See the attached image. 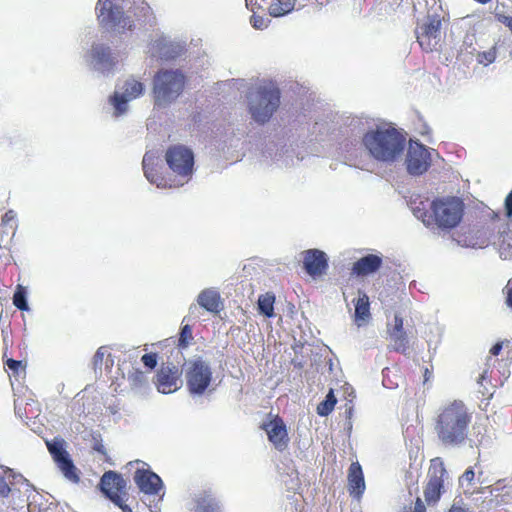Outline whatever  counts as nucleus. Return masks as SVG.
<instances>
[{"label":"nucleus","mask_w":512,"mask_h":512,"mask_svg":"<svg viewBox=\"0 0 512 512\" xmlns=\"http://www.w3.org/2000/svg\"><path fill=\"white\" fill-rule=\"evenodd\" d=\"M472 413L461 400H454L441 407L435 418L434 430L445 447H462L468 437Z\"/></svg>","instance_id":"1"},{"label":"nucleus","mask_w":512,"mask_h":512,"mask_svg":"<svg viewBox=\"0 0 512 512\" xmlns=\"http://www.w3.org/2000/svg\"><path fill=\"white\" fill-rule=\"evenodd\" d=\"M149 7L143 0H98L96 13L100 26L107 31L123 32L134 27L137 10Z\"/></svg>","instance_id":"2"},{"label":"nucleus","mask_w":512,"mask_h":512,"mask_svg":"<svg viewBox=\"0 0 512 512\" xmlns=\"http://www.w3.org/2000/svg\"><path fill=\"white\" fill-rule=\"evenodd\" d=\"M362 143L372 158L390 164L402 156L406 138L395 128H377L366 133Z\"/></svg>","instance_id":"3"},{"label":"nucleus","mask_w":512,"mask_h":512,"mask_svg":"<svg viewBox=\"0 0 512 512\" xmlns=\"http://www.w3.org/2000/svg\"><path fill=\"white\" fill-rule=\"evenodd\" d=\"M280 90L273 85H260L247 93V109L251 119L264 125L280 106Z\"/></svg>","instance_id":"4"},{"label":"nucleus","mask_w":512,"mask_h":512,"mask_svg":"<svg viewBox=\"0 0 512 512\" xmlns=\"http://www.w3.org/2000/svg\"><path fill=\"white\" fill-rule=\"evenodd\" d=\"M186 77L180 69H160L153 78L154 105L166 108L183 93Z\"/></svg>","instance_id":"5"},{"label":"nucleus","mask_w":512,"mask_h":512,"mask_svg":"<svg viewBox=\"0 0 512 512\" xmlns=\"http://www.w3.org/2000/svg\"><path fill=\"white\" fill-rule=\"evenodd\" d=\"M169 168V188L181 187L188 183L194 172V153L184 145H173L165 153Z\"/></svg>","instance_id":"6"},{"label":"nucleus","mask_w":512,"mask_h":512,"mask_svg":"<svg viewBox=\"0 0 512 512\" xmlns=\"http://www.w3.org/2000/svg\"><path fill=\"white\" fill-rule=\"evenodd\" d=\"M433 225L442 230L455 228L462 220L464 203L458 197H443L435 199L430 204Z\"/></svg>","instance_id":"7"},{"label":"nucleus","mask_w":512,"mask_h":512,"mask_svg":"<svg viewBox=\"0 0 512 512\" xmlns=\"http://www.w3.org/2000/svg\"><path fill=\"white\" fill-rule=\"evenodd\" d=\"M85 62L91 70L109 76L114 73L118 60L109 45L94 42L85 54Z\"/></svg>","instance_id":"8"},{"label":"nucleus","mask_w":512,"mask_h":512,"mask_svg":"<svg viewBox=\"0 0 512 512\" xmlns=\"http://www.w3.org/2000/svg\"><path fill=\"white\" fill-rule=\"evenodd\" d=\"M102 494L123 512H132V509L124 503L123 496H126L127 482L123 476L115 471H106L98 484Z\"/></svg>","instance_id":"9"},{"label":"nucleus","mask_w":512,"mask_h":512,"mask_svg":"<svg viewBox=\"0 0 512 512\" xmlns=\"http://www.w3.org/2000/svg\"><path fill=\"white\" fill-rule=\"evenodd\" d=\"M439 157L434 149H429L418 141H410L405 158L407 172L413 176L422 175L431 166L434 158Z\"/></svg>","instance_id":"10"},{"label":"nucleus","mask_w":512,"mask_h":512,"mask_svg":"<svg viewBox=\"0 0 512 512\" xmlns=\"http://www.w3.org/2000/svg\"><path fill=\"white\" fill-rule=\"evenodd\" d=\"M186 386L192 397L202 396L212 380V371L208 363L197 359L187 363Z\"/></svg>","instance_id":"11"},{"label":"nucleus","mask_w":512,"mask_h":512,"mask_svg":"<svg viewBox=\"0 0 512 512\" xmlns=\"http://www.w3.org/2000/svg\"><path fill=\"white\" fill-rule=\"evenodd\" d=\"M185 52V42L173 40L163 33L155 32L151 35L146 53L151 58L160 60H174Z\"/></svg>","instance_id":"12"},{"label":"nucleus","mask_w":512,"mask_h":512,"mask_svg":"<svg viewBox=\"0 0 512 512\" xmlns=\"http://www.w3.org/2000/svg\"><path fill=\"white\" fill-rule=\"evenodd\" d=\"M144 91L145 86L142 82L134 77L127 78L123 85L118 86L110 98V103L114 108V116L119 117L125 114L128 110V103L143 95Z\"/></svg>","instance_id":"13"},{"label":"nucleus","mask_w":512,"mask_h":512,"mask_svg":"<svg viewBox=\"0 0 512 512\" xmlns=\"http://www.w3.org/2000/svg\"><path fill=\"white\" fill-rule=\"evenodd\" d=\"M428 475L429 481L424 491L425 499L429 504L436 503L444 490L445 479L448 478V472L440 458L431 461Z\"/></svg>","instance_id":"14"},{"label":"nucleus","mask_w":512,"mask_h":512,"mask_svg":"<svg viewBox=\"0 0 512 512\" xmlns=\"http://www.w3.org/2000/svg\"><path fill=\"white\" fill-rule=\"evenodd\" d=\"M180 355L183 356V354ZM182 361H184L183 357H181L177 363L172 361L162 363L160 370L157 372L155 381L158 392L162 394H169L179 388L178 384L181 382L180 366Z\"/></svg>","instance_id":"15"},{"label":"nucleus","mask_w":512,"mask_h":512,"mask_svg":"<svg viewBox=\"0 0 512 512\" xmlns=\"http://www.w3.org/2000/svg\"><path fill=\"white\" fill-rule=\"evenodd\" d=\"M497 235L494 233V227H473L468 231L459 234L456 238L457 243L463 247L483 248L493 243L496 244Z\"/></svg>","instance_id":"16"},{"label":"nucleus","mask_w":512,"mask_h":512,"mask_svg":"<svg viewBox=\"0 0 512 512\" xmlns=\"http://www.w3.org/2000/svg\"><path fill=\"white\" fill-rule=\"evenodd\" d=\"M142 167L146 179L158 188L169 187V178L162 176V159L158 151H147L143 157Z\"/></svg>","instance_id":"17"},{"label":"nucleus","mask_w":512,"mask_h":512,"mask_svg":"<svg viewBox=\"0 0 512 512\" xmlns=\"http://www.w3.org/2000/svg\"><path fill=\"white\" fill-rule=\"evenodd\" d=\"M440 26L441 21L437 16H429L427 21L417 28V41L423 50L432 51L436 49L440 40Z\"/></svg>","instance_id":"18"},{"label":"nucleus","mask_w":512,"mask_h":512,"mask_svg":"<svg viewBox=\"0 0 512 512\" xmlns=\"http://www.w3.org/2000/svg\"><path fill=\"white\" fill-rule=\"evenodd\" d=\"M262 429L265 430L269 441L276 450L282 452L287 449L289 437L286 424L281 418L276 417L267 423H263Z\"/></svg>","instance_id":"19"},{"label":"nucleus","mask_w":512,"mask_h":512,"mask_svg":"<svg viewBox=\"0 0 512 512\" xmlns=\"http://www.w3.org/2000/svg\"><path fill=\"white\" fill-rule=\"evenodd\" d=\"M304 268L312 276H321L328 268V258L325 252L318 249H309L304 252Z\"/></svg>","instance_id":"20"},{"label":"nucleus","mask_w":512,"mask_h":512,"mask_svg":"<svg viewBox=\"0 0 512 512\" xmlns=\"http://www.w3.org/2000/svg\"><path fill=\"white\" fill-rule=\"evenodd\" d=\"M134 481L141 492L149 495L158 494L163 487L162 479L156 473L146 469H137L134 473Z\"/></svg>","instance_id":"21"},{"label":"nucleus","mask_w":512,"mask_h":512,"mask_svg":"<svg viewBox=\"0 0 512 512\" xmlns=\"http://www.w3.org/2000/svg\"><path fill=\"white\" fill-rule=\"evenodd\" d=\"M190 510L191 512H223L221 502L210 491L195 494Z\"/></svg>","instance_id":"22"},{"label":"nucleus","mask_w":512,"mask_h":512,"mask_svg":"<svg viewBox=\"0 0 512 512\" xmlns=\"http://www.w3.org/2000/svg\"><path fill=\"white\" fill-rule=\"evenodd\" d=\"M365 480L359 462H353L348 470V490L350 495L359 500L365 491Z\"/></svg>","instance_id":"23"},{"label":"nucleus","mask_w":512,"mask_h":512,"mask_svg":"<svg viewBox=\"0 0 512 512\" xmlns=\"http://www.w3.org/2000/svg\"><path fill=\"white\" fill-rule=\"evenodd\" d=\"M382 265V257L368 254L357 260L352 267V273L357 276H367L375 273Z\"/></svg>","instance_id":"24"},{"label":"nucleus","mask_w":512,"mask_h":512,"mask_svg":"<svg viewBox=\"0 0 512 512\" xmlns=\"http://www.w3.org/2000/svg\"><path fill=\"white\" fill-rule=\"evenodd\" d=\"M118 370L121 371L123 377L127 378L132 390H140L147 383L144 373L139 368L134 367L131 363H126L124 361L118 366Z\"/></svg>","instance_id":"25"},{"label":"nucleus","mask_w":512,"mask_h":512,"mask_svg":"<svg viewBox=\"0 0 512 512\" xmlns=\"http://www.w3.org/2000/svg\"><path fill=\"white\" fill-rule=\"evenodd\" d=\"M197 303L208 312L216 313L221 305L220 294L215 288H206L199 293Z\"/></svg>","instance_id":"26"},{"label":"nucleus","mask_w":512,"mask_h":512,"mask_svg":"<svg viewBox=\"0 0 512 512\" xmlns=\"http://www.w3.org/2000/svg\"><path fill=\"white\" fill-rule=\"evenodd\" d=\"M389 334L395 343V352H404L408 348V336L403 328V319L398 315L394 317V325L389 328Z\"/></svg>","instance_id":"27"},{"label":"nucleus","mask_w":512,"mask_h":512,"mask_svg":"<svg viewBox=\"0 0 512 512\" xmlns=\"http://www.w3.org/2000/svg\"><path fill=\"white\" fill-rule=\"evenodd\" d=\"M503 229H498L497 239L499 244V254L502 259H512V227L503 225Z\"/></svg>","instance_id":"28"},{"label":"nucleus","mask_w":512,"mask_h":512,"mask_svg":"<svg viewBox=\"0 0 512 512\" xmlns=\"http://www.w3.org/2000/svg\"><path fill=\"white\" fill-rule=\"evenodd\" d=\"M0 469L3 471V473L0 472V497H7L9 493H14L15 491V489L11 488L6 482V478L16 482H22L26 484V486H29L27 480L21 474H16L13 469L5 466H0Z\"/></svg>","instance_id":"29"},{"label":"nucleus","mask_w":512,"mask_h":512,"mask_svg":"<svg viewBox=\"0 0 512 512\" xmlns=\"http://www.w3.org/2000/svg\"><path fill=\"white\" fill-rule=\"evenodd\" d=\"M430 204L431 202H429L428 200H421L418 203L414 201L411 203V211L413 215L417 219L421 220L426 227H430L433 225V219L431 218L432 212L429 213V211L431 210Z\"/></svg>","instance_id":"30"},{"label":"nucleus","mask_w":512,"mask_h":512,"mask_svg":"<svg viewBox=\"0 0 512 512\" xmlns=\"http://www.w3.org/2000/svg\"><path fill=\"white\" fill-rule=\"evenodd\" d=\"M353 302L355 303V321L360 326V322L366 321L370 316L369 297L366 293L359 291L358 298Z\"/></svg>","instance_id":"31"},{"label":"nucleus","mask_w":512,"mask_h":512,"mask_svg":"<svg viewBox=\"0 0 512 512\" xmlns=\"http://www.w3.org/2000/svg\"><path fill=\"white\" fill-rule=\"evenodd\" d=\"M57 467L63 474V476L72 483H79L80 477L78 474V470L73 463L70 455L56 462Z\"/></svg>","instance_id":"32"},{"label":"nucleus","mask_w":512,"mask_h":512,"mask_svg":"<svg viewBox=\"0 0 512 512\" xmlns=\"http://www.w3.org/2000/svg\"><path fill=\"white\" fill-rule=\"evenodd\" d=\"M347 125V134L350 133L355 139L364 137L368 129V122L359 117L349 118Z\"/></svg>","instance_id":"33"},{"label":"nucleus","mask_w":512,"mask_h":512,"mask_svg":"<svg viewBox=\"0 0 512 512\" xmlns=\"http://www.w3.org/2000/svg\"><path fill=\"white\" fill-rule=\"evenodd\" d=\"M47 448L55 463L69 456L65 449V442L61 438H54L52 441L47 442Z\"/></svg>","instance_id":"34"},{"label":"nucleus","mask_w":512,"mask_h":512,"mask_svg":"<svg viewBox=\"0 0 512 512\" xmlns=\"http://www.w3.org/2000/svg\"><path fill=\"white\" fill-rule=\"evenodd\" d=\"M296 0H277L269 7V14L273 17L283 16L294 9Z\"/></svg>","instance_id":"35"},{"label":"nucleus","mask_w":512,"mask_h":512,"mask_svg":"<svg viewBox=\"0 0 512 512\" xmlns=\"http://www.w3.org/2000/svg\"><path fill=\"white\" fill-rule=\"evenodd\" d=\"M337 403V399L332 389L326 394L325 398L317 406V414L322 417L328 416Z\"/></svg>","instance_id":"36"},{"label":"nucleus","mask_w":512,"mask_h":512,"mask_svg":"<svg viewBox=\"0 0 512 512\" xmlns=\"http://www.w3.org/2000/svg\"><path fill=\"white\" fill-rule=\"evenodd\" d=\"M274 302L275 296L272 294L266 293L259 296L257 303L259 313L266 317H272L274 314Z\"/></svg>","instance_id":"37"},{"label":"nucleus","mask_w":512,"mask_h":512,"mask_svg":"<svg viewBox=\"0 0 512 512\" xmlns=\"http://www.w3.org/2000/svg\"><path fill=\"white\" fill-rule=\"evenodd\" d=\"M13 304L21 311L29 310L27 292L21 285L17 286V289L13 295Z\"/></svg>","instance_id":"38"},{"label":"nucleus","mask_w":512,"mask_h":512,"mask_svg":"<svg viewBox=\"0 0 512 512\" xmlns=\"http://www.w3.org/2000/svg\"><path fill=\"white\" fill-rule=\"evenodd\" d=\"M192 339L193 336L191 327L188 324L183 325L181 327V331L178 338V347L180 349H186Z\"/></svg>","instance_id":"39"},{"label":"nucleus","mask_w":512,"mask_h":512,"mask_svg":"<svg viewBox=\"0 0 512 512\" xmlns=\"http://www.w3.org/2000/svg\"><path fill=\"white\" fill-rule=\"evenodd\" d=\"M5 366L9 371L12 372L13 375L19 376L20 373H25V366L21 360H15L12 358H7L4 362Z\"/></svg>","instance_id":"40"},{"label":"nucleus","mask_w":512,"mask_h":512,"mask_svg":"<svg viewBox=\"0 0 512 512\" xmlns=\"http://www.w3.org/2000/svg\"><path fill=\"white\" fill-rule=\"evenodd\" d=\"M496 59V50L494 48L481 52L477 55V62L483 65H489Z\"/></svg>","instance_id":"41"},{"label":"nucleus","mask_w":512,"mask_h":512,"mask_svg":"<svg viewBox=\"0 0 512 512\" xmlns=\"http://www.w3.org/2000/svg\"><path fill=\"white\" fill-rule=\"evenodd\" d=\"M475 472L472 467H469L465 470V472L459 478V485L463 489L469 487L474 480Z\"/></svg>","instance_id":"42"},{"label":"nucleus","mask_w":512,"mask_h":512,"mask_svg":"<svg viewBox=\"0 0 512 512\" xmlns=\"http://www.w3.org/2000/svg\"><path fill=\"white\" fill-rule=\"evenodd\" d=\"M250 23L253 28L262 30L266 27H268V24L270 23V19L263 16H258L255 13L250 18Z\"/></svg>","instance_id":"43"},{"label":"nucleus","mask_w":512,"mask_h":512,"mask_svg":"<svg viewBox=\"0 0 512 512\" xmlns=\"http://www.w3.org/2000/svg\"><path fill=\"white\" fill-rule=\"evenodd\" d=\"M157 356L158 354H143L141 361L146 368L152 370L158 363Z\"/></svg>","instance_id":"44"},{"label":"nucleus","mask_w":512,"mask_h":512,"mask_svg":"<svg viewBox=\"0 0 512 512\" xmlns=\"http://www.w3.org/2000/svg\"><path fill=\"white\" fill-rule=\"evenodd\" d=\"M175 344V340L172 338L165 339L163 341H159L157 343H152L151 348L154 350H163L165 348L171 347Z\"/></svg>","instance_id":"45"},{"label":"nucleus","mask_w":512,"mask_h":512,"mask_svg":"<svg viewBox=\"0 0 512 512\" xmlns=\"http://www.w3.org/2000/svg\"><path fill=\"white\" fill-rule=\"evenodd\" d=\"M492 362L494 363V362H495V360L493 359V357H492V356H488V357L486 358V363H485V365L487 366V368H485V369L483 370V372L480 374V376H479V378H478V384H480L481 386L483 385V381H484V380H486V378H487L488 369H489V366L491 365V363H492Z\"/></svg>","instance_id":"46"},{"label":"nucleus","mask_w":512,"mask_h":512,"mask_svg":"<svg viewBox=\"0 0 512 512\" xmlns=\"http://www.w3.org/2000/svg\"><path fill=\"white\" fill-rule=\"evenodd\" d=\"M506 344V347H509V344H511L512 348V339L511 340H504V341H497L488 352H501V350L504 348V345Z\"/></svg>","instance_id":"47"},{"label":"nucleus","mask_w":512,"mask_h":512,"mask_svg":"<svg viewBox=\"0 0 512 512\" xmlns=\"http://www.w3.org/2000/svg\"><path fill=\"white\" fill-rule=\"evenodd\" d=\"M403 512H426V507L423 503V501L418 497L415 502L414 509L410 510H404Z\"/></svg>","instance_id":"48"},{"label":"nucleus","mask_w":512,"mask_h":512,"mask_svg":"<svg viewBox=\"0 0 512 512\" xmlns=\"http://www.w3.org/2000/svg\"><path fill=\"white\" fill-rule=\"evenodd\" d=\"M505 211L506 216L511 217L512 216V191L507 195L505 199Z\"/></svg>","instance_id":"49"},{"label":"nucleus","mask_w":512,"mask_h":512,"mask_svg":"<svg viewBox=\"0 0 512 512\" xmlns=\"http://www.w3.org/2000/svg\"><path fill=\"white\" fill-rule=\"evenodd\" d=\"M58 503L51 502L46 507H41L40 512H56Z\"/></svg>","instance_id":"50"},{"label":"nucleus","mask_w":512,"mask_h":512,"mask_svg":"<svg viewBox=\"0 0 512 512\" xmlns=\"http://www.w3.org/2000/svg\"><path fill=\"white\" fill-rule=\"evenodd\" d=\"M346 409H345V417L346 419L348 420H352V416H353V412H354V407L353 405L350 403H347L345 405Z\"/></svg>","instance_id":"51"},{"label":"nucleus","mask_w":512,"mask_h":512,"mask_svg":"<svg viewBox=\"0 0 512 512\" xmlns=\"http://www.w3.org/2000/svg\"><path fill=\"white\" fill-rule=\"evenodd\" d=\"M499 20L505 25L507 26L510 31L512 32V17L511 16H501L499 18Z\"/></svg>","instance_id":"52"},{"label":"nucleus","mask_w":512,"mask_h":512,"mask_svg":"<svg viewBox=\"0 0 512 512\" xmlns=\"http://www.w3.org/2000/svg\"><path fill=\"white\" fill-rule=\"evenodd\" d=\"M510 281L508 282L506 288H507V297H506V303L507 305L512 308V287H509Z\"/></svg>","instance_id":"53"},{"label":"nucleus","mask_w":512,"mask_h":512,"mask_svg":"<svg viewBox=\"0 0 512 512\" xmlns=\"http://www.w3.org/2000/svg\"><path fill=\"white\" fill-rule=\"evenodd\" d=\"M93 448L95 451H97L103 455L106 454V449L102 443H95Z\"/></svg>","instance_id":"54"},{"label":"nucleus","mask_w":512,"mask_h":512,"mask_svg":"<svg viewBox=\"0 0 512 512\" xmlns=\"http://www.w3.org/2000/svg\"><path fill=\"white\" fill-rule=\"evenodd\" d=\"M245 2H246V7L248 9H250L252 12H254V10L257 6L256 0H245Z\"/></svg>","instance_id":"55"},{"label":"nucleus","mask_w":512,"mask_h":512,"mask_svg":"<svg viewBox=\"0 0 512 512\" xmlns=\"http://www.w3.org/2000/svg\"><path fill=\"white\" fill-rule=\"evenodd\" d=\"M104 356H105V354H104V353H101V354H95V356H94V364H95V365H98L99 363H102V362H103V359H104Z\"/></svg>","instance_id":"56"},{"label":"nucleus","mask_w":512,"mask_h":512,"mask_svg":"<svg viewBox=\"0 0 512 512\" xmlns=\"http://www.w3.org/2000/svg\"><path fill=\"white\" fill-rule=\"evenodd\" d=\"M432 376V371L429 368L424 369V383L427 382Z\"/></svg>","instance_id":"57"},{"label":"nucleus","mask_w":512,"mask_h":512,"mask_svg":"<svg viewBox=\"0 0 512 512\" xmlns=\"http://www.w3.org/2000/svg\"><path fill=\"white\" fill-rule=\"evenodd\" d=\"M292 363L294 364L295 367L297 368H302L303 366V361L302 360H298V357L296 356L295 358L292 359Z\"/></svg>","instance_id":"58"},{"label":"nucleus","mask_w":512,"mask_h":512,"mask_svg":"<svg viewBox=\"0 0 512 512\" xmlns=\"http://www.w3.org/2000/svg\"><path fill=\"white\" fill-rule=\"evenodd\" d=\"M111 356H112V354H107V358L105 361V365L107 368L110 366H113L114 360L111 358Z\"/></svg>","instance_id":"59"},{"label":"nucleus","mask_w":512,"mask_h":512,"mask_svg":"<svg viewBox=\"0 0 512 512\" xmlns=\"http://www.w3.org/2000/svg\"><path fill=\"white\" fill-rule=\"evenodd\" d=\"M352 427H353L352 420H348V419H346V422H345V429H346L348 432H351Z\"/></svg>","instance_id":"60"},{"label":"nucleus","mask_w":512,"mask_h":512,"mask_svg":"<svg viewBox=\"0 0 512 512\" xmlns=\"http://www.w3.org/2000/svg\"><path fill=\"white\" fill-rule=\"evenodd\" d=\"M449 512H466V511L461 507L452 506V508L449 510Z\"/></svg>","instance_id":"61"},{"label":"nucleus","mask_w":512,"mask_h":512,"mask_svg":"<svg viewBox=\"0 0 512 512\" xmlns=\"http://www.w3.org/2000/svg\"><path fill=\"white\" fill-rule=\"evenodd\" d=\"M197 309H198V307L196 305H191L189 308V313L193 314Z\"/></svg>","instance_id":"62"},{"label":"nucleus","mask_w":512,"mask_h":512,"mask_svg":"<svg viewBox=\"0 0 512 512\" xmlns=\"http://www.w3.org/2000/svg\"><path fill=\"white\" fill-rule=\"evenodd\" d=\"M286 164H287V165H290V164H291V165H294V161H293V159H291V161H290V162L286 161Z\"/></svg>","instance_id":"63"},{"label":"nucleus","mask_w":512,"mask_h":512,"mask_svg":"<svg viewBox=\"0 0 512 512\" xmlns=\"http://www.w3.org/2000/svg\"><path fill=\"white\" fill-rule=\"evenodd\" d=\"M474 445H476L475 442L470 440V447H473Z\"/></svg>","instance_id":"64"}]
</instances>
